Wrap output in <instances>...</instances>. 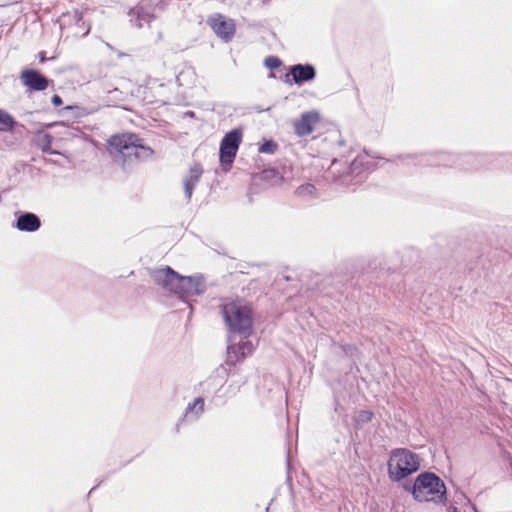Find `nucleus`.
I'll return each instance as SVG.
<instances>
[{"mask_svg":"<svg viewBox=\"0 0 512 512\" xmlns=\"http://www.w3.org/2000/svg\"><path fill=\"white\" fill-rule=\"evenodd\" d=\"M203 174V169L200 164L195 163L191 166L188 174L184 177V192L185 197L189 201L192 197L193 191L196 188L197 184L200 181V178Z\"/></svg>","mask_w":512,"mask_h":512,"instance_id":"14","label":"nucleus"},{"mask_svg":"<svg viewBox=\"0 0 512 512\" xmlns=\"http://www.w3.org/2000/svg\"><path fill=\"white\" fill-rule=\"evenodd\" d=\"M17 221L15 227L20 231L35 232L41 226L40 218L31 212L16 213Z\"/></svg>","mask_w":512,"mask_h":512,"instance_id":"12","label":"nucleus"},{"mask_svg":"<svg viewBox=\"0 0 512 512\" xmlns=\"http://www.w3.org/2000/svg\"><path fill=\"white\" fill-rule=\"evenodd\" d=\"M51 100L55 106H60L62 104V99L59 95H53Z\"/></svg>","mask_w":512,"mask_h":512,"instance_id":"26","label":"nucleus"},{"mask_svg":"<svg viewBox=\"0 0 512 512\" xmlns=\"http://www.w3.org/2000/svg\"><path fill=\"white\" fill-rule=\"evenodd\" d=\"M290 75L296 84L312 81L316 77V70L311 64H296L290 68Z\"/></svg>","mask_w":512,"mask_h":512,"instance_id":"13","label":"nucleus"},{"mask_svg":"<svg viewBox=\"0 0 512 512\" xmlns=\"http://www.w3.org/2000/svg\"><path fill=\"white\" fill-rule=\"evenodd\" d=\"M109 148L112 155H120L124 159H146L153 154V150L145 146L136 134L112 136L109 139Z\"/></svg>","mask_w":512,"mask_h":512,"instance_id":"3","label":"nucleus"},{"mask_svg":"<svg viewBox=\"0 0 512 512\" xmlns=\"http://www.w3.org/2000/svg\"><path fill=\"white\" fill-rule=\"evenodd\" d=\"M155 284L181 298L198 296L205 292L206 284L201 275L181 276L169 266L150 271Z\"/></svg>","mask_w":512,"mask_h":512,"instance_id":"1","label":"nucleus"},{"mask_svg":"<svg viewBox=\"0 0 512 512\" xmlns=\"http://www.w3.org/2000/svg\"><path fill=\"white\" fill-rule=\"evenodd\" d=\"M453 512H459L456 508L453 509Z\"/></svg>","mask_w":512,"mask_h":512,"instance_id":"31","label":"nucleus"},{"mask_svg":"<svg viewBox=\"0 0 512 512\" xmlns=\"http://www.w3.org/2000/svg\"><path fill=\"white\" fill-rule=\"evenodd\" d=\"M162 103L166 104V103H168V101L167 100H162Z\"/></svg>","mask_w":512,"mask_h":512,"instance_id":"30","label":"nucleus"},{"mask_svg":"<svg viewBox=\"0 0 512 512\" xmlns=\"http://www.w3.org/2000/svg\"><path fill=\"white\" fill-rule=\"evenodd\" d=\"M363 416H364V418H366V419H368V420H369V419H371V417H372V413H370V412H368V411H365V412H363Z\"/></svg>","mask_w":512,"mask_h":512,"instance_id":"27","label":"nucleus"},{"mask_svg":"<svg viewBox=\"0 0 512 512\" xmlns=\"http://www.w3.org/2000/svg\"><path fill=\"white\" fill-rule=\"evenodd\" d=\"M121 95H122V92L119 91L118 89H114L112 91H109L108 92V99H107V101L109 103H112V105H116L118 101L122 100L120 98Z\"/></svg>","mask_w":512,"mask_h":512,"instance_id":"23","label":"nucleus"},{"mask_svg":"<svg viewBox=\"0 0 512 512\" xmlns=\"http://www.w3.org/2000/svg\"><path fill=\"white\" fill-rule=\"evenodd\" d=\"M50 144H51V136L49 134H44L42 136H39L37 139L38 147L44 152L49 150Z\"/></svg>","mask_w":512,"mask_h":512,"instance_id":"20","label":"nucleus"},{"mask_svg":"<svg viewBox=\"0 0 512 512\" xmlns=\"http://www.w3.org/2000/svg\"><path fill=\"white\" fill-rule=\"evenodd\" d=\"M263 174L265 178H273L274 184L280 183L282 181V176L275 169L266 170Z\"/></svg>","mask_w":512,"mask_h":512,"instance_id":"24","label":"nucleus"},{"mask_svg":"<svg viewBox=\"0 0 512 512\" xmlns=\"http://www.w3.org/2000/svg\"><path fill=\"white\" fill-rule=\"evenodd\" d=\"M247 339L242 338L238 343L228 345L226 364L234 366L237 362L252 354L255 346L252 341Z\"/></svg>","mask_w":512,"mask_h":512,"instance_id":"9","label":"nucleus"},{"mask_svg":"<svg viewBox=\"0 0 512 512\" xmlns=\"http://www.w3.org/2000/svg\"><path fill=\"white\" fill-rule=\"evenodd\" d=\"M130 21L138 28H142L144 23L149 24L151 16L148 13H144L143 8L136 7L130 11Z\"/></svg>","mask_w":512,"mask_h":512,"instance_id":"16","label":"nucleus"},{"mask_svg":"<svg viewBox=\"0 0 512 512\" xmlns=\"http://www.w3.org/2000/svg\"><path fill=\"white\" fill-rule=\"evenodd\" d=\"M423 165H436V166H454L457 165L462 169H477L479 167V159L476 155L467 154L461 157L452 155L429 156L423 155L418 162Z\"/></svg>","mask_w":512,"mask_h":512,"instance_id":"6","label":"nucleus"},{"mask_svg":"<svg viewBox=\"0 0 512 512\" xmlns=\"http://www.w3.org/2000/svg\"><path fill=\"white\" fill-rule=\"evenodd\" d=\"M164 87H165V85H164V84H160V85L158 86V88H159V89H163Z\"/></svg>","mask_w":512,"mask_h":512,"instance_id":"28","label":"nucleus"},{"mask_svg":"<svg viewBox=\"0 0 512 512\" xmlns=\"http://www.w3.org/2000/svg\"><path fill=\"white\" fill-rule=\"evenodd\" d=\"M195 78V73L193 70H190V69H187L185 71H182L179 73V75L177 76L176 78V81L178 82V85L179 86H182L184 85V80L185 79H194Z\"/></svg>","mask_w":512,"mask_h":512,"instance_id":"21","label":"nucleus"},{"mask_svg":"<svg viewBox=\"0 0 512 512\" xmlns=\"http://www.w3.org/2000/svg\"><path fill=\"white\" fill-rule=\"evenodd\" d=\"M20 79L25 86L34 91H43L49 85V80L34 69L23 70Z\"/></svg>","mask_w":512,"mask_h":512,"instance_id":"11","label":"nucleus"},{"mask_svg":"<svg viewBox=\"0 0 512 512\" xmlns=\"http://www.w3.org/2000/svg\"><path fill=\"white\" fill-rule=\"evenodd\" d=\"M241 140L242 131L238 128L231 130L223 137L220 143V161L223 165H232L239 149Z\"/></svg>","mask_w":512,"mask_h":512,"instance_id":"7","label":"nucleus"},{"mask_svg":"<svg viewBox=\"0 0 512 512\" xmlns=\"http://www.w3.org/2000/svg\"><path fill=\"white\" fill-rule=\"evenodd\" d=\"M277 149V144L273 141H265L260 147V153L273 154Z\"/></svg>","mask_w":512,"mask_h":512,"instance_id":"22","label":"nucleus"},{"mask_svg":"<svg viewBox=\"0 0 512 512\" xmlns=\"http://www.w3.org/2000/svg\"><path fill=\"white\" fill-rule=\"evenodd\" d=\"M295 194L306 200L316 199L319 196L317 188L311 183L300 185L296 189Z\"/></svg>","mask_w":512,"mask_h":512,"instance_id":"17","label":"nucleus"},{"mask_svg":"<svg viewBox=\"0 0 512 512\" xmlns=\"http://www.w3.org/2000/svg\"><path fill=\"white\" fill-rule=\"evenodd\" d=\"M265 65L270 69H275L281 65V61L277 57L269 56L265 59Z\"/></svg>","mask_w":512,"mask_h":512,"instance_id":"25","label":"nucleus"},{"mask_svg":"<svg viewBox=\"0 0 512 512\" xmlns=\"http://www.w3.org/2000/svg\"><path fill=\"white\" fill-rule=\"evenodd\" d=\"M40 60H41L42 62H43V61H45V57H44V55H41Z\"/></svg>","mask_w":512,"mask_h":512,"instance_id":"29","label":"nucleus"},{"mask_svg":"<svg viewBox=\"0 0 512 512\" xmlns=\"http://www.w3.org/2000/svg\"><path fill=\"white\" fill-rule=\"evenodd\" d=\"M420 467L419 457L407 449H395L388 463L389 477L399 481L416 472Z\"/></svg>","mask_w":512,"mask_h":512,"instance_id":"5","label":"nucleus"},{"mask_svg":"<svg viewBox=\"0 0 512 512\" xmlns=\"http://www.w3.org/2000/svg\"><path fill=\"white\" fill-rule=\"evenodd\" d=\"M369 169V162L367 161V155H358L351 164V172H356L359 168L364 167Z\"/></svg>","mask_w":512,"mask_h":512,"instance_id":"19","label":"nucleus"},{"mask_svg":"<svg viewBox=\"0 0 512 512\" xmlns=\"http://www.w3.org/2000/svg\"><path fill=\"white\" fill-rule=\"evenodd\" d=\"M224 322L233 335L248 338L253 331V313L241 300L225 299L220 305Z\"/></svg>","mask_w":512,"mask_h":512,"instance_id":"2","label":"nucleus"},{"mask_svg":"<svg viewBox=\"0 0 512 512\" xmlns=\"http://www.w3.org/2000/svg\"><path fill=\"white\" fill-rule=\"evenodd\" d=\"M207 23L214 31V33L224 42L231 41L235 35L236 24L234 20L227 18L220 13L212 14L208 18Z\"/></svg>","mask_w":512,"mask_h":512,"instance_id":"8","label":"nucleus"},{"mask_svg":"<svg viewBox=\"0 0 512 512\" xmlns=\"http://www.w3.org/2000/svg\"><path fill=\"white\" fill-rule=\"evenodd\" d=\"M446 494L444 482L430 472L421 473L415 480L412 495L419 502L441 501Z\"/></svg>","mask_w":512,"mask_h":512,"instance_id":"4","label":"nucleus"},{"mask_svg":"<svg viewBox=\"0 0 512 512\" xmlns=\"http://www.w3.org/2000/svg\"><path fill=\"white\" fill-rule=\"evenodd\" d=\"M0 125L1 130H12L16 122L9 113L0 109Z\"/></svg>","mask_w":512,"mask_h":512,"instance_id":"18","label":"nucleus"},{"mask_svg":"<svg viewBox=\"0 0 512 512\" xmlns=\"http://www.w3.org/2000/svg\"><path fill=\"white\" fill-rule=\"evenodd\" d=\"M320 116L316 111H308L303 113L299 119L293 122L294 132L299 137L310 135L314 126L319 122Z\"/></svg>","mask_w":512,"mask_h":512,"instance_id":"10","label":"nucleus"},{"mask_svg":"<svg viewBox=\"0 0 512 512\" xmlns=\"http://www.w3.org/2000/svg\"><path fill=\"white\" fill-rule=\"evenodd\" d=\"M204 410V399L202 397L196 398L192 403L188 404L184 419L187 421H194L199 418Z\"/></svg>","mask_w":512,"mask_h":512,"instance_id":"15","label":"nucleus"}]
</instances>
